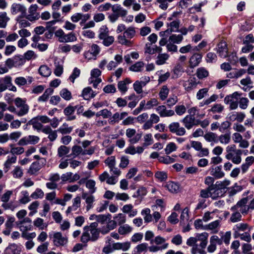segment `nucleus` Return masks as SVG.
<instances>
[{"instance_id":"bb28decb","label":"nucleus","mask_w":254,"mask_h":254,"mask_svg":"<svg viewBox=\"0 0 254 254\" xmlns=\"http://www.w3.org/2000/svg\"><path fill=\"white\" fill-rule=\"evenodd\" d=\"M128 115L127 112H123L121 113L119 112L115 113L110 119V123L114 124L116 123H119L120 120H123Z\"/></svg>"},{"instance_id":"dca6fc26","label":"nucleus","mask_w":254,"mask_h":254,"mask_svg":"<svg viewBox=\"0 0 254 254\" xmlns=\"http://www.w3.org/2000/svg\"><path fill=\"white\" fill-rule=\"evenodd\" d=\"M92 194H89L87 192H84L82 194V198L85 200L87 204L86 207L87 210H89L93 207V203L95 201V197Z\"/></svg>"},{"instance_id":"20e7f679","label":"nucleus","mask_w":254,"mask_h":254,"mask_svg":"<svg viewBox=\"0 0 254 254\" xmlns=\"http://www.w3.org/2000/svg\"><path fill=\"white\" fill-rule=\"evenodd\" d=\"M14 103L17 110L16 115L22 117L28 114L29 111V106L26 103V100L20 97H17L14 100Z\"/></svg>"},{"instance_id":"6e6552de","label":"nucleus","mask_w":254,"mask_h":254,"mask_svg":"<svg viewBox=\"0 0 254 254\" xmlns=\"http://www.w3.org/2000/svg\"><path fill=\"white\" fill-rule=\"evenodd\" d=\"M136 130L134 128H127L126 131V136L129 138V141L131 144L136 143L141 137V134H136Z\"/></svg>"},{"instance_id":"13d9d810","label":"nucleus","mask_w":254,"mask_h":254,"mask_svg":"<svg viewBox=\"0 0 254 254\" xmlns=\"http://www.w3.org/2000/svg\"><path fill=\"white\" fill-rule=\"evenodd\" d=\"M233 213H232L230 218V220L233 223H236L241 221L242 216L240 212L238 210H233Z\"/></svg>"},{"instance_id":"39448f33","label":"nucleus","mask_w":254,"mask_h":254,"mask_svg":"<svg viewBox=\"0 0 254 254\" xmlns=\"http://www.w3.org/2000/svg\"><path fill=\"white\" fill-rule=\"evenodd\" d=\"M38 6L36 4L31 5L28 9V14L26 16V18L31 22L37 20L40 17V15L37 12Z\"/></svg>"},{"instance_id":"c03bdc74","label":"nucleus","mask_w":254,"mask_h":254,"mask_svg":"<svg viewBox=\"0 0 254 254\" xmlns=\"http://www.w3.org/2000/svg\"><path fill=\"white\" fill-rule=\"evenodd\" d=\"M55 69L54 70V74L57 76H60L63 73L64 65L63 62H55Z\"/></svg>"},{"instance_id":"b1692460","label":"nucleus","mask_w":254,"mask_h":254,"mask_svg":"<svg viewBox=\"0 0 254 254\" xmlns=\"http://www.w3.org/2000/svg\"><path fill=\"white\" fill-rule=\"evenodd\" d=\"M242 153L243 151L242 150L238 149V151L226 158L228 160H231L234 164H239L242 161L241 156L242 155Z\"/></svg>"},{"instance_id":"37998d69","label":"nucleus","mask_w":254,"mask_h":254,"mask_svg":"<svg viewBox=\"0 0 254 254\" xmlns=\"http://www.w3.org/2000/svg\"><path fill=\"white\" fill-rule=\"evenodd\" d=\"M11 174L14 178L20 179L23 176V171L21 167L16 166L11 171Z\"/></svg>"},{"instance_id":"de8ad7c7","label":"nucleus","mask_w":254,"mask_h":254,"mask_svg":"<svg viewBox=\"0 0 254 254\" xmlns=\"http://www.w3.org/2000/svg\"><path fill=\"white\" fill-rule=\"evenodd\" d=\"M33 224L35 227L38 228L40 230L46 229L48 226V224L44 222V220L39 217L37 218L33 221Z\"/></svg>"},{"instance_id":"e433bc0d","label":"nucleus","mask_w":254,"mask_h":254,"mask_svg":"<svg viewBox=\"0 0 254 254\" xmlns=\"http://www.w3.org/2000/svg\"><path fill=\"white\" fill-rule=\"evenodd\" d=\"M151 210L149 208H146L141 210V214L143 217L144 221L148 223L152 221V216L150 213Z\"/></svg>"},{"instance_id":"a211bd4d","label":"nucleus","mask_w":254,"mask_h":254,"mask_svg":"<svg viewBox=\"0 0 254 254\" xmlns=\"http://www.w3.org/2000/svg\"><path fill=\"white\" fill-rule=\"evenodd\" d=\"M19 229L22 233L31 230L32 227L31 220L29 218H25L22 221L19 222Z\"/></svg>"},{"instance_id":"412c9836","label":"nucleus","mask_w":254,"mask_h":254,"mask_svg":"<svg viewBox=\"0 0 254 254\" xmlns=\"http://www.w3.org/2000/svg\"><path fill=\"white\" fill-rule=\"evenodd\" d=\"M217 53L221 58H226L228 55L227 45L225 42L222 41L217 45Z\"/></svg>"},{"instance_id":"c9c22d12","label":"nucleus","mask_w":254,"mask_h":254,"mask_svg":"<svg viewBox=\"0 0 254 254\" xmlns=\"http://www.w3.org/2000/svg\"><path fill=\"white\" fill-rule=\"evenodd\" d=\"M113 248L117 250H122L123 251H127L130 249V243L129 242L117 243L113 245Z\"/></svg>"},{"instance_id":"49530a36","label":"nucleus","mask_w":254,"mask_h":254,"mask_svg":"<svg viewBox=\"0 0 254 254\" xmlns=\"http://www.w3.org/2000/svg\"><path fill=\"white\" fill-rule=\"evenodd\" d=\"M73 129L72 127H68L66 123L63 124L57 130L58 132L62 134L70 133Z\"/></svg>"},{"instance_id":"09e8293b","label":"nucleus","mask_w":254,"mask_h":254,"mask_svg":"<svg viewBox=\"0 0 254 254\" xmlns=\"http://www.w3.org/2000/svg\"><path fill=\"white\" fill-rule=\"evenodd\" d=\"M77 40L76 34L73 32H70L65 34L62 43H70L73 42Z\"/></svg>"},{"instance_id":"aec40b11","label":"nucleus","mask_w":254,"mask_h":254,"mask_svg":"<svg viewBox=\"0 0 254 254\" xmlns=\"http://www.w3.org/2000/svg\"><path fill=\"white\" fill-rule=\"evenodd\" d=\"M182 122L188 129L191 128L193 126L196 125L195 117H192L188 115L182 120Z\"/></svg>"},{"instance_id":"cd10ccee","label":"nucleus","mask_w":254,"mask_h":254,"mask_svg":"<svg viewBox=\"0 0 254 254\" xmlns=\"http://www.w3.org/2000/svg\"><path fill=\"white\" fill-rule=\"evenodd\" d=\"M180 22L177 20L173 21L170 23L168 28L163 33L164 35H168L173 32H178L179 28Z\"/></svg>"},{"instance_id":"c756f323","label":"nucleus","mask_w":254,"mask_h":254,"mask_svg":"<svg viewBox=\"0 0 254 254\" xmlns=\"http://www.w3.org/2000/svg\"><path fill=\"white\" fill-rule=\"evenodd\" d=\"M209 189H210V197L213 199H215L222 195V191L216 185L209 186Z\"/></svg>"},{"instance_id":"ddd939ff","label":"nucleus","mask_w":254,"mask_h":254,"mask_svg":"<svg viewBox=\"0 0 254 254\" xmlns=\"http://www.w3.org/2000/svg\"><path fill=\"white\" fill-rule=\"evenodd\" d=\"M156 112L161 117H170L175 115V112L173 110H167L164 105H160L156 108Z\"/></svg>"},{"instance_id":"338daca9","label":"nucleus","mask_w":254,"mask_h":254,"mask_svg":"<svg viewBox=\"0 0 254 254\" xmlns=\"http://www.w3.org/2000/svg\"><path fill=\"white\" fill-rule=\"evenodd\" d=\"M14 67H17L23 65L25 63V59L21 56H15L13 58Z\"/></svg>"},{"instance_id":"1a4fd4ad","label":"nucleus","mask_w":254,"mask_h":254,"mask_svg":"<svg viewBox=\"0 0 254 254\" xmlns=\"http://www.w3.org/2000/svg\"><path fill=\"white\" fill-rule=\"evenodd\" d=\"M67 242V238L63 236L61 232H56L53 234V243L56 247L63 246Z\"/></svg>"},{"instance_id":"4d7b16f0","label":"nucleus","mask_w":254,"mask_h":254,"mask_svg":"<svg viewBox=\"0 0 254 254\" xmlns=\"http://www.w3.org/2000/svg\"><path fill=\"white\" fill-rule=\"evenodd\" d=\"M71 151L72 153L71 155L74 157L79 156L80 154L83 155L84 150L80 146L76 145H73L72 147Z\"/></svg>"},{"instance_id":"603ef678","label":"nucleus","mask_w":254,"mask_h":254,"mask_svg":"<svg viewBox=\"0 0 254 254\" xmlns=\"http://www.w3.org/2000/svg\"><path fill=\"white\" fill-rule=\"evenodd\" d=\"M132 231V228L127 224L122 225L118 228V233L122 235L129 233Z\"/></svg>"},{"instance_id":"473e14b6","label":"nucleus","mask_w":254,"mask_h":254,"mask_svg":"<svg viewBox=\"0 0 254 254\" xmlns=\"http://www.w3.org/2000/svg\"><path fill=\"white\" fill-rule=\"evenodd\" d=\"M245 117V114L242 112H234L229 115V119L231 121H237L239 122H242Z\"/></svg>"},{"instance_id":"7c9ffc66","label":"nucleus","mask_w":254,"mask_h":254,"mask_svg":"<svg viewBox=\"0 0 254 254\" xmlns=\"http://www.w3.org/2000/svg\"><path fill=\"white\" fill-rule=\"evenodd\" d=\"M10 20L5 11L0 12V28H5L7 25V23Z\"/></svg>"},{"instance_id":"423d86ee","label":"nucleus","mask_w":254,"mask_h":254,"mask_svg":"<svg viewBox=\"0 0 254 254\" xmlns=\"http://www.w3.org/2000/svg\"><path fill=\"white\" fill-rule=\"evenodd\" d=\"M222 240L217 235H213L210 237L209 239V244L207 247V251L209 253H213L217 248V245H221Z\"/></svg>"},{"instance_id":"6ab92c4d","label":"nucleus","mask_w":254,"mask_h":254,"mask_svg":"<svg viewBox=\"0 0 254 254\" xmlns=\"http://www.w3.org/2000/svg\"><path fill=\"white\" fill-rule=\"evenodd\" d=\"M81 199L79 196H76L72 200V205L69 206L66 211V214L68 215L71 212L75 211L80 207Z\"/></svg>"},{"instance_id":"6e6d98bb","label":"nucleus","mask_w":254,"mask_h":254,"mask_svg":"<svg viewBox=\"0 0 254 254\" xmlns=\"http://www.w3.org/2000/svg\"><path fill=\"white\" fill-rule=\"evenodd\" d=\"M53 89L51 88H49L48 89H47L44 93H43V94L40 96L39 98H38V101L39 102H45L47 100V99L49 98V96L52 94V93H53Z\"/></svg>"},{"instance_id":"f257e3e1","label":"nucleus","mask_w":254,"mask_h":254,"mask_svg":"<svg viewBox=\"0 0 254 254\" xmlns=\"http://www.w3.org/2000/svg\"><path fill=\"white\" fill-rule=\"evenodd\" d=\"M209 234L207 232L197 233L195 237H190L186 241V244L191 247V254H206L205 248L208 244Z\"/></svg>"},{"instance_id":"864d4df0","label":"nucleus","mask_w":254,"mask_h":254,"mask_svg":"<svg viewBox=\"0 0 254 254\" xmlns=\"http://www.w3.org/2000/svg\"><path fill=\"white\" fill-rule=\"evenodd\" d=\"M39 72L42 76L44 77H48L51 74V69L47 65H41L39 69Z\"/></svg>"},{"instance_id":"2eb2a0df","label":"nucleus","mask_w":254,"mask_h":254,"mask_svg":"<svg viewBox=\"0 0 254 254\" xmlns=\"http://www.w3.org/2000/svg\"><path fill=\"white\" fill-rule=\"evenodd\" d=\"M111 215L109 213L107 215L92 214V215H91L89 217V219L90 220H96V221H97V222L100 223L102 224H104L105 223V222H106L107 220H108V221L111 220Z\"/></svg>"},{"instance_id":"f8f14e48","label":"nucleus","mask_w":254,"mask_h":254,"mask_svg":"<svg viewBox=\"0 0 254 254\" xmlns=\"http://www.w3.org/2000/svg\"><path fill=\"white\" fill-rule=\"evenodd\" d=\"M90 14L88 13L83 14L80 12L75 13L70 17L72 22L76 23L81 21V23H84L90 18Z\"/></svg>"},{"instance_id":"bf43d9fd","label":"nucleus","mask_w":254,"mask_h":254,"mask_svg":"<svg viewBox=\"0 0 254 254\" xmlns=\"http://www.w3.org/2000/svg\"><path fill=\"white\" fill-rule=\"evenodd\" d=\"M70 151V149L68 147L65 145H61L58 149V156L59 157H62L65 155H66Z\"/></svg>"},{"instance_id":"2f4dec72","label":"nucleus","mask_w":254,"mask_h":254,"mask_svg":"<svg viewBox=\"0 0 254 254\" xmlns=\"http://www.w3.org/2000/svg\"><path fill=\"white\" fill-rule=\"evenodd\" d=\"M96 94L89 87L84 88L82 92V96L85 100H89L91 98L94 97Z\"/></svg>"},{"instance_id":"7ed1b4c3","label":"nucleus","mask_w":254,"mask_h":254,"mask_svg":"<svg viewBox=\"0 0 254 254\" xmlns=\"http://www.w3.org/2000/svg\"><path fill=\"white\" fill-rule=\"evenodd\" d=\"M135 28L133 26L127 27L124 32L123 34L119 35L117 37V40L119 44L130 46L132 42L129 40L134 38L136 35Z\"/></svg>"},{"instance_id":"393cba45","label":"nucleus","mask_w":254,"mask_h":254,"mask_svg":"<svg viewBox=\"0 0 254 254\" xmlns=\"http://www.w3.org/2000/svg\"><path fill=\"white\" fill-rule=\"evenodd\" d=\"M75 110V108L71 106H68L64 109V113L66 116V121H71L76 119V116L73 115Z\"/></svg>"},{"instance_id":"e2e57ef3","label":"nucleus","mask_w":254,"mask_h":254,"mask_svg":"<svg viewBox=\"0 0 254 254\" xmlns=\"http://www.w3.org/2000/svg\"><path fill=\"white\" fill-rule=\"evenodd\" d=\"M248 199L247 197H244L239 200L237 204L231 207V210H238L239 208L246 206L248 203Z\"/></svg>"},{"instance_id":"a19ab883","label":"nucleus","mask_w":254,"mask_h":254,"mask_svg":"<svg viewBox=\"0 0 254 254\" xmlns=\"http://www.w3.org/2000/svg\"><path fill=\"white\" fill-rule=\"evenodd\" d=\"M17 160V157L15 156H8L3 166L4 168L6 169V171L8 170L13 164H14Z\"/></svg>"},{"instance_id":"a878e982","label":"nucleus","mask_w":254,"mask_h":254,"mask_svg":"<svg viewBox=\"0 0 254 254\" xmlns=\"http://www.w3.org/2000/svg\"><path fill=\"white\" fill-rule=\"evenodd\" d=\"M202 55L199 54H193L190 59L189 64L191 68L196 67L201 61Z\"/></svg>"},{"instance_id":"ea45409f","label":"nucleus","mask_w":254,"mask_h":254,"mask_svg":"<svg viewBox=\"0 0 254 254\" xmlns=\"http://www.w3.org/2000/svg\"><path fill=\"white\" fill-rule=\"evenodd\" d=\"M148 244L143 243L137 245L133 252L132 254H141L143 252H146L147 250Z\"/></svg>"},{"instance_id":"f704fd0d","label":"nucleus","mask_w":254,"mask_h":254,"mask_svg":"<svg viewBox=\"0 0 254 254\" xmlns=\"http://www.w3.org/2000/svg\"><path fill=\"white\" fill-rule=\"evenodd\" d=\"M164 187L171 193H177L180 189L179 185L173 182H168Z\"/></svg>"},{"instance_id":"f03ea898","label":"nucleus","mask_w":254,"mask_h":254,"mask_svg":"<svg viewBox=\"0 0 254 254\" xmlns=\"http://www.w3.org/2000/svg\"><path fill=\"white\" fill-rule=\"evenodd\" d=\"M114 220L109 221L106 225L101 227V233L102 234H106L110 231L117 227V225L121 226L126 222V216L123 213H119L113 217Z\"/></svg>"},{"instance_id":"680f3d73","label":"nucleus","mask_w":254,"mask_h":254,"mask_svg":"<svg viewBox=\"0 0 254 254\" xmlns=\"http://www.w3.org/2000/svg\"><path fill=\"white\" fill-rule=\"evenodd\" d=\"M169 56L167 54H159L157 58L156 64L158 65H162L166 63V61L169 59Z\"/></svg>"},{"instance_id":"3c124183","label":"nucleus","mask_w":254,"mask_h":254,"mask_svg":"<svg viewBox=\"0 0 254 254\" xmlns=\"http://www.w3.org/2000/svg\"><path fill=\"white\" fill-rule=\"evenodd\" d=\"M109 34V30L108 27L106 25H102L98 31V38L99 39L107 36Z\"/></svg>"},{"instance_id":"774afa93","label":"nucleus","mask_w":254,"mask_h":254,"mask_svg":"<svg viewBox=\"0 0 254 254\" xmlns=\"http://www.w3.org/2000/svg\"><path fill=\"white\" fill-rule=\"evenodd\" d=\"M102 40V44L106 47L111 45L115 41V38L113 36H109V35L106 37H103L100 39Z\"/></svg>"},{"instance_id":"9b49d317","label":"nucleus","mask_w":254,"mask_h":254,"mask_svg":"<svg viewBox=\"0 0 254 254\" xmlns=\"http://www.w3.org/2000/svg\"><path fill=\"white\" fill-rule=\"evenodd\" d=\"M80 176L77 173L73 174L71 172L64 173L61 176V180L63 183H73L80 179Z\"/></svg>"},{"instance_id":"a18cd8bd","label":"nucleus","mask_w":254,"mask_h":254,"mask_svg":"<svg viewBox=\"0 0 254 254\" xmlns=\"http://www.w3.org/2000/svg\"><path fill=\"white\" fill-rule=\"evenodd\" d=\"M184 72V68L183 66L178 64H177L173 69V78H177L181 76L183 73Z\"/></svg>"},{"instance_id":"4be33fe9","label":"nucleus","mask_w":254,"mask_h":254,"mask_svg":"<svg viewBox=\"0 0 254 254\" xmlns=\"http://www.w3.org/2000/svg\"><path fill=\"white\" fill-rule=\"evenodd\" d=\"M122 211L128 214L129 217H133L137 214V210L133 208V206L131 204L125 205L122 208Z\"/></svg>"},{"instance_id":"9d476101","label":"nucleus","mask_w":254,"mask_h":254,"mask_svg":"<svg viewBox=\"0 0 254 254\" xmlns=\"http://www.w3.org/2000/svg\"><path fill=\"white\" fill-rule=\"evenodd\" d=\"M169 130L177 135L182 136L186 133V130L184 127H180L178 122H173L169 125Z\"/></svg>"},{"instance_id":"5fc2aeb1","label":"nucleus","mask_w":254,"mask_h":254,"mask_svg":"<svg viewBox=\"0 0 254 254\" xmlns=\"http://www.w3.org/2000/svg\"><path fill=\"white\" fill-rule=\"evenodd\" d=\"M204 139L209 142H217V135L216 133L212 132L206 133L204 135Z\"/></svg>"},{"instance_id":"72a5a7b5","label":"nucleus","mask_w":254,"mask_h":254,"mask_svg":"<svg viewBox=\"0 0 254 254\" xmlns=\"http://www.w3.org/2000/svg\"><path fill=\"white\" fill-rule=\"evenodd\" d=\"M210 174L216 179L221 178L225 176V173L222 171L220 166L212 168Z\"/></svg>"},{"instance_id":"69168bd1","label":"nucleus","mask_w":254,"mask_h":254,"mask_svg":"<svg viewBox=\"0 0 254 254\" xmlns=\"http://www.w3.org/2000/svg\"><path fill=\"white\" fill-rule=\"evenodd\" d=\"M169 92V90L167 86H163L159 93V96L160 99L162 101L165 100L168 97Z\"/></svg>"},{"instance_id":"5701e85b","label":"nucleus","mask_w":254,"mask_h":254,"mask_svg":"<svg viewBox=\"0 0 254 254\" xmlns=\"http://www.w3.org/2000/svg\"><path fill=\"white\" fill-rule=\"evenodd\" d=\"M241 94L238 92H235L233 93L227 95L224 99V102L226 105H230L238 100Z\"/></svg>"},{"instance_id":"8fccbe9b","label":"nucleus","mask_w":254,"mask_h":254,"mask_svg":"<svg viewBox=\"0 0 254 254\" xmlns=\"http://www.w3.org/2000/svg\"><path fill=\"white\" fill-rule=\"evenodd\" d=\"M248 228V224L246 223H238L234 226L233 230L236 233L244 232Z\"/></svg>"},{"instance_id":"c85d7f7f","label":"nucleus","mask_w":254,"mask_h":254,"mask_svg":"<svg viewBox=\"0 0 254 254\" xmlns=\"http://www.w3.org/2000/svg\"><path fill=\"white\" fill-rule=\"evenodd\" d=\"M113 13H117L119 15H121V17H124L127 14V11L123 8L120 5L116 4L112 5L111 7Z\"/></svg>"},{"instance_id":"052dcab7","label":"nucleus","mask_w":254,"mask_h":254,"mask_svg":"<svg viewBox=\"0 0 254 254\" xmlns=\"http://www.w3.org/2000/svg\"><path fill=\"white\" fill-rule=\"evenodd\" d=\"M218 140L222 144H228L230 142L231 136L230 133H225L221 134L218 137Z\"/></svg>"},{"instance_id":"f3484780","label":"nucleus","mask_w":254,"mask_h":254,"mask_svg":"<svg viewBox=\"0 0 254 254\" xmlns=\"http://www.w3.org/2000/svg\"><path fill=\"white\" fill-rule=\"evenodd\" d=\"M199 81L195 77H190L187 81H186L183 86L186 90L190 91L196 88Z\"/></svg>"},{"instance_id":"58836bf2","label":"nucleus","mask_w":254,"mask_h":254,"mask_svg":"<svg viewBox=\"0 0 254 254\" xmlns=\"http://www.w3.org/2000/svg\"><path fill=\"white\" fill-rule=\"evenodd\" d=\"M10 147V152L14 156L21 155L24 152V148L21 146H16L14 144L9 145Z\"/></svg>"},{"instance_id":"4c0bfd02","label":"nucleus","mask_w":254,"mask_h":254,"mask_svg":"<svg viewBox=\"0 0 254 254\" xmlns=\"http://www.w3.org/2000/svg\"><path fill=\"white\" fill-rule=\"evenodd\" d=\"M144 63L143 62L139 61L131 65L129 70L133 72H141L144 66Z\"/></svg>"},{"instance_id":"0e129e2a","label":"nucleus","mask_w":254,"mask_h":254,"mask_svg":"<svg viewBox=\"0 0 254 254\" xmlns=\"http://www.w3.org/2000/svg\"><path fill=\"white\" fill-rule=\"evenodd\" d=\"M39 202L38 201H35L32 202L28 206V209L31 210L29 212V216H33L34 214L37 213V208L39 206Z\"/></svg>"},{"instance_id":"0eeeda50","label":"nucleus","mask_w":254,"mask_h":254,"mask_svg":"<svg viewBox=\"0 0 254 254\" xmlns=\"http://www.w3.org/2000/svg\"><path fill=\"white\" fill-rule=\"evenodd\" d=\"M10 13L12 15L20 13L22 16L26 15V7L21 3H13L10 6Z\"/></svg>"},{"instance_id":"4468645a","label":"nucleus","mask_w":254,"mask_h":254,"mask_svg":"<svg viewBox=\"0 0 254 254\" xmlns=\"http://www.w3.org/2000/svg\"><path fill=\"white\" fill-rule=\"evenodd\" d=\"M220 227V220H216L204 225L203 230L211 231L212 233H217Z\"/></svg>"},{"instance_id":"79ce46f5","label":"nucleus","mask_w":254,"mask_h":254,"mask_svg":"<svg viewBox=\"0 0 254 254\" xmlns=\"http://www.w3.org/2000/svg\"><path fill=\"white\" fill-rule=\"evenodd\" d=\"M39 120L37 119V117L33 118L31 120H30L28 124L29 125L32 126L33 128L34 129L40 130L43 127V125L39 122Z\"/></svg>"}]
</instances>
